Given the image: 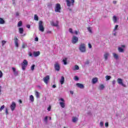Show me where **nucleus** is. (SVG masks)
Returning <instances> with one entry per match:
<instances>
[{"instance_id": "obj_30", "label": "nucleus", "mask_w": 128, "mask_h": 128, "mask_svg": "<svg viewBox=\"0 0 128 128\" xmlns=\"http://www.w3.org/2000/svg\"><path fill=\"white\" fill-rule=\"evenodd\" d=\"M22 26V21H19L18 24V26L20 27Z\"/></svg>"}, {"instance_id": "obj_47", "label": "nucleus", "mask_w": 128, "mask_h": 128, "mask_svg": "<svg viewBox=\"0 0 128 128\" xmlns=\"http://www.w3.org/2000/svg\"><path fill=\"white\" fill-rule=\"evenodd\" d=\"M88 46L89 48H92V44H90L89 43V44H88Z\"/></svg>"}, {"instance_id": "obj_21", "label": "nucleus", "mask_w": 128, "mask_h": 128, "mask_svg": "<svg viewBox=\"0 0 128 128\" xmlns=\"http://www.w3.org/2000/svg\"><path fill=\"white\" fill-rule=\"evenodd\" d=\"M113 56L116 60H118V55L116 53H113Z\"/></svg>"}, {"instance_id": "obj_13", "label": "nucleus", "mask_w": 128, "mask_h": 128, "mask_svg": "<svg viewBox=\"0 0 128 128\" xmlns=\"http://www.w3.org/2000/svg\"><path fill=\"white\" fill-rule=\"evenodd\" d=\"M118 84H122V86H126V85H124V83L122 82V80L120 78H118L117 80Z\"/></svg>"}, {"instance_id": "obj_14", "label": "nucleus", "mask_w": 128, "mask_h": 128, "mask_svg": "<svg viewBox=\"0 0 128 128\" xmlns=\"http://www.w3.org/2000/svg\"><path fill=\"white\" fill-rule=\"evenodd\" d=\"M76 86L80 88H84V84H80V83H77L76 84Z\"/></svg>"}, {"instance_id": "obj_20", "label": "nucleus", "mask_w": 128, "mask_h": 128, "mask_svg": "<svg viewBox=\"0 0 128 128\" xmlns=\"http://www.w3.org/2000/svg\"><path fill=\"white\" fill-rule=\"evenodd\" d=\"M19 32L20 34H24V28H20L18 29Z\"/></svg>"}, {"instance_id": "obj_55", "label": "nucleus", "mask_w": 128, "mask_h": 128, "mask_svg": "<svg viewBox=\"0 0 128 128\" xmlns=\"http://www.w3.org/2000/svg\"><path fill=\"white\" fill-rule=\"evenodd\" d=\"M75 34H78V31H75Z\"/></svg>"}, {"instance_id": "obj_43", "label": "nucleus", "mask_w": 128, "mask_h": 128, "mask_svg": "<svg viewBox=\"0 0 128 128\" xmlns=\"http://www.w3.org/2000/svg\"><path fill=\"white\" fill-rule=\"evenodd\" d=\"M79 68H80L78 67V65H76V66H75V70H78Z\"/></svg>"}, {"instance_id": "obj_27", "label": "nucleus", "mask_w": 128, "mask_h": 128, "mask_svg": "<svg viewBox=\"0 0 128 128\" xmlns=\"http://www.w3.org/2000/svg\"><path fill=\"white\" fill-rule=\"evenodd\" d=\"M30 100L31 102H34V96L32 95H30Z\"/></svg>"}, {"instance_id": "obj_50", "label": "nucleus", "mask_w": 128, "mask_h": 128, "mask_svg": "<svg viewBox=\"0 0 128 128\" xmlns=\"http://www.w3.org/2000/svg\"><path fill=\"white\" fill-rule=\"evenodd\" d=\"M112 84H114V85L116 84V80H114L112 82Z\"/></svg>"}, {"instance_id": "obj_26", "label": "nucleus", "mask_w": 128, "mask_h": 128, "mask_svg": "<svg viewBox=\"0 0 128 128\" xmlns=\"http://www.w3.org/2000/svg\"><path fill=\"white\" fill-rule=\"evenodd\" d=\"M35 96H36V98H40V92H38V91H36L35 92Z\"/></svg>"}, {"instance_id": "obj_62", "label": "nucleus", "mask_w": 128, "mask_h": 128, "mask_svg": "<svg viewBox=\"0 0 128 128\" xmlns=\"http://www.w3.org/2000/svg\"><path fill=\"white\" fill-rule=\"evenodd\" d=\"M2 92V90H0V92Z\"/></svg>"}, {"instance_id": "obj_49", "label": "nucleus", "mask_w": 128, "mask_h": 128, "mask_svg": "<svg viewBox=\"0 0 128 128\" xmlns=\"http://www.w3.org/2000/svg\"><path fill=\"white\" fill-rule=\"evenodd\" d=\"M35 41H36V42H38V37H36V38H35Z\"/></svg>"}, {"instance_id": "obj_1", "label": "nucleus", "mask_w": 128, "mask_h": 128, "mask_svg": "<svg viewBox=\"0 0 128 128\" xmlns=\"http://www.w3.org/2000/svg\"><path fill=\"white\" fill-rule=\"evenodd\" d=\"M38 28L40 32H44V23L42 21L40 20L38 22Z\"/></svg>"}, {"instance_id": "obj_40", "label": "nucleus", "mask_w": 128, "mask_h": 128, "mask_svg": "<svg viewBox=\"0 0 128 128\" xmlns=\"http://www.w3.org/2000/svg\"><path fill=\"white\" fill-rule=\"evenodd\" d=\"M69 32H70V34H74V32H72V28H69Z\"/></svg>"}, {"instance_id": "obj_46", "label": "nucleus", "mask_w": 128, "mask_h": 128, "mask_svg": "<svg viewBox=\"0 0 128 128\" xmlns=\"http://www.w3.org/2000/svg\"><path fill=\"white\" fill-rule=\"evenodd\" d=\"M105 126L106 128H108V122H106L105 123Z\"/></svg>"}, {"instance_id": "obj_33", "label": "nucleus", "mask_w": 128, "mask_h": 128, "mask_svg": "<svg viewBox=\"0 0 128 128\" xmlns=\"http://www.w3.org/2000/svg\"><path fill=\"white\" fill-rule=\"evenodd\" d=\"M110 78H111L110 76H106V80H110Z\"/></svg>"}, {"instance_id": "obj_59", "label": "nucleus", "mask_w": 128, "mask_h": 128, "mask_svg": "<svg viewBox=\"0 0 128 128\" xmlns=\"http://www.w3.org/2000/svg\"><path fill=\"white\" fill-rule=\"evenodd\" d=\"M19 102H20V104H22V100H19Z\"/></svg>"}, {"instance_id": "obj_53", "label": "nucleus", "mask_w": 128, "mask_h": 128, "mask_svg": "<svg viewBox=\"0 0 128 128\" xmlns=\"http://www.w3.org/2000/svg\"><path fill=\"white\" fill-rule=\"evenodd\" d=\"M113 4H116V0L113 1Z\"/></svg>"}, {"instance_id": "obj_19", "label": "nucleus", "mask_w": 128, "mask_h": 128, "mask_svg": "<svg viewBox=\"0 0 128 128\" xmlns=\"http://www.w3.org/2000/svg\"><path fill=\"white\" fill-rule=\"evenodd\" d=\"M12 70H13V72L15 76H18V72H16V70L15 68L13 67L12 68Z\"/></svg>"}, {"instance_id": "obj_18", "label": "nucleus", "mask_w": 128, "mask_h": 128, "mask_svg": "<svg viewBox=\"0 0 128 128\" xmlns=\"http://www.w3.org/2000/svg\"><path fill=\"white\" fill-rule=\"evenodd\" d=\"M98 78H93L92 79V83L93 84H96V82H98Z\"/></svg>"}, {"instance_id": "obj_36", "label": "nucleus", "mask_w": 128, "mask_h": 128, "mask_svg": "<svg viewBox=\"0 0 128 128\" xmlns=\"http://www.w3.org/2000/svg\"><path fill=\"white\" fill-rule=\"evenodd\" d=\"M34 66H36L34 64L32 65L31 66V70H34Z\"/></svg>"}, {"instance_id": "obj_4", "label": "nucleus", "mask_w": 128, "mask_h": 128, "mask_svg": "<svg viewBox=\"0 0 128 128\" xmlns=\"http://www.w3.org/2000/svg\"><path fill=\"white\" fill-rule=\"evenodd\" d=\"M60 10L62 8L60 7V4L58 3L56 4L54 10L56 12H60Z\"/></svg>"}, {"instance_id": "obj_31", "label": "nucleus", "mask_w": 128, "mask_h": 128, "mask_svg": "<svg viewBox=\"0 0 128 128\" xmlns=\"http://www.w3.org/2000/svg\"><path fill=\"white\" fill-rule=\"evenodd\" d=\"M104 84H100L99 86V90H104Z\"/></svg>"}, {"instance_id": "obj_41", "label": "nucleus", "mask_w": 128, "mask_h": 128, "mask_svg": "<svg viewBox=\"0 0 128 128\" xmlns=\"http://www.w3.org/2000/svg\"><path fill=\"white\" fill-rule=\"evenodd\" d=\"M74 80H78V76H74Z\"/></svg>"}, {"instance_id": "obj_22", "label": "nucleus", "mask_w": 128, "mask_h": 128, "mask_svg": "<svg viewBox=\"0 0 128 128\" xmlns=\"http://www.w3.org/2000/svg\"><path fill=\"white\" fill-rule=\"evenodd\" d=\"M113 22L116 23L118 22V18H116V16H114L112 18Z\"/></svg>"}, {"instance_id": "obj_32", "label": "nucleus", "mask_w": 128, "mask_h": 128, "mask_svg": "<svg viewBox=\"0 0 128 128\" xmlns=\"http://www.w3.org/2000/svg\"><path fill=\"white\" fill-rule=\"evenodd\" d=\"M2 46H4L6 44V41L2 40Z\"/></svg>"}, {"instance_id": "obj_17", "label": "nucleus", "mask_w": 128, "mask_h": 128, "mask_svg": "<svg viewBox=\"0 0 128 128\" xmlns=\"http://www.w3.org/2000/svg\"><path fill=\"white\" fill-rule=\"evenodd\" d=\"M109 56H110V54H108V52H106L104 54V58L105 60H108V58Z\"/></svg>"}, {"instance_id": "obj_7", "label": "nucleus", "mask_w": 128, "mask_h": 128, "mask_svg": "<svg viewBox=\"0 0 128 128\" xmlns=\"http://www.w3.org/2000/svg\"><path fill=\"white\" fill-rule=\"evenodd\" d=\"M43 80L46 84H48V80H50V76L47 75L46 76H45L43 78Z\"/></svg>"}, {"instance_id": "obj_8", "label": "nucleus", "mask_w": 128, "mask_h": 128, "mask_svg": "<svg viewBox=\"0 0 128 128\" xmlns=\"http://www.w3.org/2000/svg\"><path fill=\"white\" fill-rule=\"evenodd\" d=\"M78 42V38L76 36H73L72 38V44H76Z\"/></svg>"}, {"instance_id": "obj_54", "label": "nucleus", "mask_w": 128, "mask_h": 128, "mask_svg": "<svg viewBox=\"0 0 128 128\" xmlns=\"http://www.w3.org/2000/svg\"><path fill=\"white\" fill-rule=\"evenodd\" d=\"M19 14H18V12H16V16H19Z\"/></svg>"}, {"instance_id": "obj_28", "label": "nucleus", "mask_w": 128, "mask_h": 128, "mask_svg": "<svg viewBox=\"0 0 128 128\" xmlns=\"http://www.w3.org/2000/svg\"><path fill=\"white\" fill-rule=\"evenodd\" d=\"M118 50L120 52H124V49L120 47H119L118 48Z\"/></svg>"}, {"instance_id": "obj_35", "label": "nucleus", "mask_w": 128, "mask_h": 128, "mask_svg": "<svg viewBox=\"0 0 128 128\" xmlns=\"http://www.w3.org/2000/svg\"><path fill=\"white\" fill-rule=\"evenodd\" d=\"M26 44L23 43L22 44V48H26Z\"/></svg>"}, {"instance_id": "obj_10", "label": "nucleus", "mask_w": 128, "mask_h": 128, "mask_svg": "<svg viewBox=\"0 0 128 128\" xmlns=\"http://www.w3.org/2000/svg\"><path fill=\"white\" fill-rule=\"evenodd\" d=\"M16 102H12V104L10 106L12 112H14V110L16 109Z\"/></svg>"}, {"instance_id": "obj_61", "label": "nucleus", "mask_w": 128, "mask_h": 128, "mask_svg": "<svg viewBox=\"0 0 128 128\" xmlns=\"http://www.w3.org/2000/svg\"><path fill=\"white\" fill-rule=\"evenodd\" d=\"M50 120H52V117H50Z\"/></svg>"}, {"instance_id": "obj_25", "label": "nucleus", "mask_w": 128, "mask_h": 128, "mask_svg": "<svg viewBox=\"0 0 128 128\" xmlns=\"http://www.w3.org/2000/svg\"><path fill=\"white\" fill-rule=\"evenodd\" d=\"M68 58H65L64 60H62V62H64V64L66 65L68 64Z\"/></svg>"}, {"instance_id": "obj_64", "label": "nucleus", "mask_w": 128, "mask_h": 128, "mask_svg": "<svg viewBox=\"0 0 128 128\" xmlns=\"http://www.w3.org/2000/svg\"><path fill=\"white\" fill-rule=\"evenodd\" d=\"M114 36H116V34H114Z\"/></svg>"}, {"instance_id": "obj_2", "label": "nucleus", "mask_w": 128, "mask_h": 128, "mask_svg": "<svg viewBox=\"0 0 128 128\" xmlns=\"http://www.w3.org/2000/svg\"><path fill=\"white\" fill-rule=\"evenodd\" d=\"M79 50L81 52H86V44H81L79 47Z\"/></svg>"}, {"instance_id": "obj_5", "label": "nucleus", "mask_w": 128, "mask_h": 128, "mask_svg": "<svg viewBox=\"0 0 128 128\" xmlns=\"http://www.w3.org/2000/svg\"><path fill=\"white\" fill-rule=\"evenodd\" d=\"M70 0H66V2L67 6H74V0H70Z\"/></svg>"}, {"instance_id": "obj_45", "label": "nucleus", "mask_w": 128, "mask_h": 128, "mask_svg": "<svg viewBox=\"0 0 128 128\" xmlns=\"http://www.w3.org/2000/svg\"><path fill=\"white\" fill-rule=\"evenodd\" d=\"M100 126H104V122H100Z\"/></svg>"}, {"instance_id": "obj_11", "label": "nucleus", "mask_w": 128, "mask_h": 128, "mask_svg": "<svg viewBox=\"0 0 128 128\" xmlns=\"http://www.w3.org/2000/svg\"><path fill=\"white\" fill-rule=\"evenodd\" d=\"M14 41L16 46V48H18V37H16V36H15L14 37Z\"/></svg>"}, {"instance_id": "obj_51", "label": "nucleus", "mask_w": 128, "mask_h": 128, "mask_svg": "<svg viewBox=\"0 0 128 128\" xmlns=\"http://www.w3.org/2000/svg\"><path fill=\"white\" fill-rule=\"evenodd\" d=\"M26 28H30V24L27 25Z\"/></svg>"}, {"instance_id": "obj_12", "label": "nucleus", "mask_w": 128, "mask_h": 128, "mask_svg": "<svg viewBox=\"0 0 128 128\" xmlns=\"http://www.w3.org/2000/svg\"><path fill=\"white\" fill-rule=\"evenodd\" d=\"M50 24L51 26H58V21L56 20V23L54 21H51L50 22Z\"/></svg>"}, {"instance_id": "obj_6", "label": "nucleus", "mask_w": 128, "mask_h": 128, "mask_svg": "<svg viewBox=\"0 0 128 128\" xmlns=\"http://www.w3.org/2000/svg\"><path fill=\"white\" fill-rule=\"evenodd\" d=\"M58 100H60V104L61 106V108H64L66 106V104L64 103V100L62 98H60Z\"/></svg>"}, {"instance_id": "obj_15", "label": "nucleus", "mask_w": 128, "mask_h": 128, "mask_svg": "<svg viewBox=\"0 0 128 128\" xmlns=\"http://www.w3.org/2000/svg\"><path fill=\"white\" fill-rule=\"evenodd\" d=\"M40 54V51L34 52V55L35 57L38 56Z\"/></svg>"}, {"instance_id": "obj_42", "label": "nucleus", "mask_w": 128, "mask_h": 128, "mask_svg": "<svg viewBox=\"0 0 128 128\" xmlns=\"http://www.w3.org/2000/svg\"><path fill=\"white\" fill-rule=\"evenodd\" d=\"M88 32H90V34H92V28H90V27H88Z\"/></svg>"}, {"instance_id": "obj_34", "label": "nucleus", "mask_w": 128, "mask_h": 128, "mask_svg": "<svg viewBox=\"0 0 128 128\" xmlns=\"http://www.w3.org/2000/svg\"><path fill=\"white\" fill-rule=\"evenodd\" d=\"M4 105L2 106L0 108V112H2V110H4Z\"/></svg>"}, {"instance_id": "obj_24", "label": "nucleus", "mask_w": 128, "mask_h": 128, "mask_svg": "<svg viewBox=\"0 0 128 128\" xmlns=\"http://www.w3.org/2000/svg\"><path fill=\"white\" fill-rule=\"evenodd\" d=\"M78 118H77L73 117L72 119V122H78Z\"/></svg>"}, {"instance_id": "obj_38", "label": "nucleus", "mask_w": 128, "mask_h": 128, "mask_svg": "<svg viewBox=\"0 0 128 128\" xmlns=\"http://www.w3.org/2000/svg\"><path fill=\"white\" fill-rule=\"evenodd\" d=\"M51 108H52V106H49L48 107V109H47L48 110V112H50Z\"/></svg>"}, {"instance_id": "obj_48", "label": "nucleus", "mask_w": 128, "mask_h": 128, "mask_svg": "<svg viewBox=\"0 0 128 128\" xmlns=\"http://www.w3.org/2000/svg\"><path fill=\"white\" fill-rule=\"evenodd\" d=\"M6 115H8V108L6 109Z\"/></svg>"}, {"instance_id": "obj_44", "label": "nucleus", "mask_w": 128, "mask_h": 128, "mask_svg": "<svg viewBox=\"0 0 128 128\" xmlns=\"http://www.w3.org/2000/svg\"><path fill=\"white\" fill-rule=\"evenodd\" d=\"M48 116H46L44 119V120L46 122H48Z\"/></svg>"}, {"instance_id": "obj_56", "label": "nucleus", "mask_w": 128, "mask_h": 128, "mask_svg": "<svg viewBox=\"0 0 128 128\" xmlns=\"http://www.w3.org/2000/svg\"><path fill=\"white\" fill-rule=\"evenodd\" d=\"M70 94H74V92L70 91Z\"/></svg>"}, {"instance_id": "obj_29", "label": "nucleus", "mask_w": 128, "mask_h": 128, "mask_svg": "<svg viewBox=\"0 0 128 128\" xmlns=\"http://www.w3.org/2000/svg\"><path fill=\"white\" fill-rule=\"evenodd\" d=\"M34 20H38V16L36 14L34 15Z\"/></svg>"}, {"instance_id": "obj_3", "label": "nucleus", "mask_w": 128, "mask_h": 128, "mask_svg": "<svg viewBox=\"0 0 128 128\" xmlns=\"http://www.w3.org/2000/svg\"><path fill=\"white\" fill-rule=\"evenodd\" d=\"M21 64L22 66V70H26V68L28 66V60H24Z\"/></svg>"}, {"instance_id": "obj_63", "label": "nucleus", "mask_w": 128, "mask_h": 128, "mask_svg": "<svg viewBox=\"0 0 128 128\" xmlns=\"http://www.w3.org/2000/svg\"><path fill=\"white\" fill-rule=\"evenodd\" d=\"M38 88H40V86H38Z\"/></svg>"}, {"instance_id": "obj_16", "label": "nucleus", "mask_w": 128, "mask_h": 128, "mask_svg": "<svg viewBox=\"0 0 128 128\" xmlns=\"http://www.w3.org/2000/svg\"><path fill=\"white\" fill-rule=\"evenodd\" d=\"M64 76H62L61 77V79L60 80V84H64Z\"/></svg>"}, {"instance_id": "obj_39", "label": "nucleus", "mask_w": 128, "mask_h": 128, "mask_svg": "<svg viewBox=\"0 0 128 128\" xmlns=\"http://www.w3.org/2000/svg\"><path fill=\"white\" fill-rule=\"evenodd\" d=\"M118 25H116L115 28H114V30H118Z\"/></svg>"}, {"instance_id": "obj_23", "label": "nucleus", "mask_w": 128, "mask_h": 128, "mask_svg": "<svg viewBox=\"0 0 128 128\" xmlns=\"http://www.w3.org/2000/svg\"><path fill=\"white\" fill-rule=\"evenodd\" d=\"M6 22L4 21V19H2V18H0V24H4Z\"/></svg>"}, {"instance_id": "obj_52", "label": "nucleus", "mask_w": 128, "mask_h": 128, "mask_svg": "<svg viewBox=\"0 0 128 128\" xmlns=\"http://www.w3.org/2000/svg\"><path fill=\"white\" fill-rule=\"evenodd\" d=\"M52 87L53 88H56V84H54Z\"/></svg>"}, {"instance_id": "obj_57", "label": "nucleus", "mask_w": 128, "mask_h": 128, "mask_svg": "<svg viewBox=\"0 0 128 128\" xmlns=\"http://www.w3.org/2000/svg\"><path fill=\"white\" fill-rule=\"evenodd\" d=\"M29 56H32V54L30 53V54H29Z\"/></svg>"}, {"instance_id": "obj_9", "label": "nucleus", "mask_w": 128, "mask_h": 128, "mask_svg": "<svg viewBox=\"0 0 128 128\" xmlns=\"http://www.w3.org/2000/svg\"><path fill=\"white\" fill-rule=\"evenodd\" d=\"M54 68L57 72H60V64L56 62L54 64Z\"/></svg>"}, {"instance_id": "obj_60", "label": "nucleus", "mask_w": 128, "mask_h": 128, "mask_svg": "<svg viewBox=\"0 0 128 128\" xmlns=\"http://www.w3.org/2000/svg\"><path fill=\"white\" fill-rule=\"evenodd\" d=\"M69 10H70V12H72V9H71V8H69Z\"/></svg>"}, {"instance_id": "obj_37", "label": "nucleus", "mask_w": 128, "mask_h": 128, "mask_svg": "<svg viewBox=\"0 0 128 128\" xmlns=\"http://www.w3.org/2000/svg\"><path fill=\"white\" fill-rule=\"evenodd\" d=\"M2 70H0V78H2Z\"/></svg>"}, {"instance_id": "obj_58", "label": "nucleus", "mask_w": 128, "mask_h": 128, "mask_svg": "<svg viewBox=\"0 0 128 128\" xmlns=\"http://www.w3.org/2000/svg\"><path fill=\"white\" fill-rule=\"evenodd\" d=\"M121 46H122V48H125V47H126V46H124V45H122Z\"/></svg>"}]
</instances>
